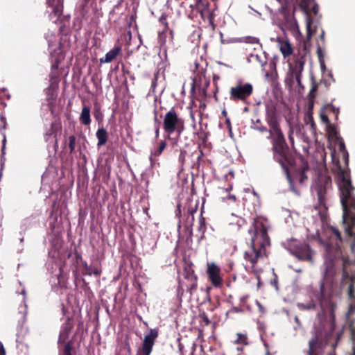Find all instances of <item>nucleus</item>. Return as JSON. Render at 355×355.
<instances>
[{
    "label": "nucleus",
    "mask_w": 355,
    "mask_h": 355,
    "mask_svg": "<svg viewBox=\"0 0 355 355\" xmlns=\"http://www.w3.org/2000/svg\"><path fill=\"white\" fill-rule=\"evenodd\" d=\"M332 235L330 239V243L326 245V257L324 263V270L323 272V278L320 283L318 290H313L310 286L309 295L311 300V303L304 304L298 303L297 307L300 310H311L315 307V301L318 302L322 309V313H318V317L320 318L324 315L329 314L331 329L335 327V303L333 301L334 294L333 293V288L334 286L333 282V277L336 273L334 261L341 259L343 261V278H350L351 284L349 288L348 295L350 300L349 310L347 314H353L355 312V297L354 296V277H349L347 266L348 261L346 260L342 254V250L338 245V242L341 241V236L338 230L334 227H330L328 230Z\"/></svg>",
    "instance_id": "obj_1"
},
{
    "label": "nucleus",
    "mask_w": 355,
    "mask_h": 355,
    "mask_svg": "<svg viewBox=\"0 0 355 355\" xmlns=\"http://www.w3.org/2000/svg\"><path fill=\"white\" fill-rule=\"evenodd\" d=\"M268 221L262 217H257L248 230L251 236V245L248 250L244 253V259L248 261L254 271L256 263L266 256V248L270 245L268 235Z\"/></svg>",
    "instance_id": "obj_2"
},
{
    "label": "nucleus",
    "mask_w": 355,
    "mask_h": 355,
    "mask_svg": "<svg viewBox=\"0 0 355 355\" xmlns=\"http://www.w3.org/2000/svg\"><path fill=\"white\" fill-rule=\"evenodd\" d=\"M338 187L340 191V202L343 207V220L345 231L355 239V196L354 188L351 184L347 172L341 171Z\"/></svg>",
    "instance_id": "obj_3"
},
{
    "label": "nucleus",
    "mask_w": 355,
    "mask_h": 355,
    "mask_svg": "<svg viewBox=\"0 0 355 355\" xmlns=\"http://www.w3.org/2000/svg\"><path fill=\"white\" fill-rule=\"evenodd\" d=\"M268 134L269 135L267 137V139H272V150L273 153V158L281 165L285 173L286 174L288 180H289L291 183L289 175V169L286 164V140L280 126L269 128Z\"/></svg>",
    "instance_id": "obj_4"
},
{
    "label": "nucleus",
    "mask_w": 355,
    "mask_h": 355,
    "mask_svg": "<svg viewBox=\"0 0 355 355\" xmlns=\"http://www.w3.org/2000/svg\"><path fill=\"white\" fill-rule=\"evenodd\" d=\"M163 128L165 132L167 134V138L168 139H171V135L173 133L176 132L178 136L180 137L184 131V120L178 116L173 107L165 114Z\"/></svg>",
    "instance_id": "obj_5"
},
{
    "label": "nucleus",
    "mask_w": 355,
    "mask_h": 355,
    "mask_svg": "<svg viewBox=\"0 0 355 355\" xmlns=\"http://www.w3.org/2000/svg\"><path fill=\"white\" fill-rule=\"evenodd\" d=\"M285 248L298 259L307 261L311 263L313 262V251L309 245L302 243L295 239H292L287 242Z\"/></svg>",
    "instance_id": "obj_6"
},
{
    "label": "nucleus",
    "mask_w": 355,
    "mask_h": 355,
    "mask_svg": "<svg viewBox=\"0 0 355 355\" xmlns=\"http://www.w3.org/2000/svg\"><path fill=\"white\" fill-rule=\"evenodd\" d=\"M304 60L303 57L297 58L294 63L290 64L288 76L290 78H287L286 82L289 84L290 87H292L293 79H295L299 87H302V73L304 70Z\"/></svg>",
    "instance_id": "obj_7"
},
{
    "label": "nucleus",
    "mask_w": 355,
    "mask_h": 355,
    "mask_svg": "<svg viewBox=\"0 0 355 355\" xmlns=\"http://www.w3.org/2000/svg\"><path fill=\"white\" fill-rule=\"evenodd\" d=\"M253 92V87L251 83H246L243 84L238 83L235 87H232L230 92V98L232 101H245Z\"/></svg>",
    "instance_id": "obj_8"
},
{
    "label": "nucleus",
    "mask_w": 355,
    "mask_h": 355,
    "mask_svg": "<svg viewBox=\"0 0 355 355\" xmlns=\"http://www.w3.org/2000/svg\"><path fill=\"white\" fill-rule=\"evenodd\" d=\"M220 268L214 262H208L207 264V274L212 285L220 287L223 284V277L220 274Z\"/></svg>",
    "instance_id": "obj_9"
},
{
    "label": "nucleus",
    "mask_w": 355,
    "mask_h": 355,
    "mask_svg": "<svg viewBox=\"0 0 355 355\" xmlns=\"http://www.w3.org/2000/svg\"><path fill=\"white\" fill-rule=\"evenodd\" d=\"M158 336L156 329H151L149 334L144 336L142 347L139 350L140 355H150L155 343V338Z\"/></svg>",
    "instance_id": "obj_10"
},
{
    "label": "nucleus",
    "mask_w": 355,
    "mask_h": 355,
    "mask_svg": "<svg viewBox=\"0 0 355 355\" xmlns=\"http://www.w3.org/2000/svg\"><path fill=\"white\" fill-rule=\"evenodd\" d=\"M331 180L329 176H322L319 178V182L313 186V189L316 191L318 199L322 201L327 190L331 187Z\"/></svg>",
    "instance_id": "obj_11"
},
{
    "label": "nucleus",
    "mask_w": 355,
    "mask_h": 355,
    "mask_svg": "<svg viewBox=\"0 0 355 355\" xmlns=\"http://www.w3.org/2000/svg\"><path fill=\"white\" fill-rule=\"evenodd\" d=\"M266 121L270 128L279 126L276 107L272 104L266 105Z\"/></svg>",
    "instance_id": "obj_12"
},
{
    "label": "nucleus",
    "mask_w": 355,
    "mask_h": 355,
    "mask_svg": "<svg viewBox=\"0 0 355 355\" xmlns=\"http://www.w3.org/2000/svg\"><path fill=\"white\" fill-rule=\"evenodd\" d=\"M49 8L52 11L49 13L51 19L55 18V20L62 15V0H46Z\"/></svg>",
    "instance_id": "obj_13"
},
{
    "label": "nucleus",
    "mask_w": 355,
    "mask_h": 355,
    "mask_svg": "<svg viewBox=\"0 0 355 355\" xmlns=\"http://www.w3.org/2000/svg\"><path fill=\"white\" fill-rule=\"evenodd\" d=\"M72 327L73 326L70 322L69 318H67L66 322L64 323L61 327V330L60 331L58 341L59 345L61 343H65V342L68 339L69 332Z\"/></svg>",
    "instance_id": "obj_14"
},
{
    "label": "nucleus",
    "mask_w": 355,
    "mask_h": 355,
    "mask_svg": "<svg viewBox=\"0 0 355 355\" xmlns=\"http://www.w3.org/2000/svg\"><path fill=\"white\" fill-rule=\"evenodd\" d=\"M227 220L232 230H239L246 223L244 218L233 214L228 217Z\"/></svg>",
    "instance_id": "obj_15"
},
{
    "label": "nucleus",
    "mask_w": 355,
    "mask_h": 355,
    "mask_svg": "<svg viewBox=\"0 0 355 355\" xmlns=\"http://www.w3.org/2000/svg\"><path fill=\"white\" fill-rule=\"evenodd\" d=\"M305 172H306V168H303L302 169H301L297 173H296L293 178V179L291 178V176H290V178H291V183H290V185H291V189L295 192L296 193V194L297 195H300L299 192H297L295 189H293V181L295 182H299L300 184H304L305 180H307V176L305 174ZM289 175H291L289 174ZM288 182H290L288 180Z\"/></svg>",
    "instance_id": "obj_16"
},
{
    "label": "nucleus",
    "mask_w": 355,
    "mask_h": 355,
    "mask_svg": "<svg viewBox=\"0 0 355 355\" xmlns=\"http://www.w3.org/2000/svg\"><path fill=\"white\" fill-rule=\"evenodd\" d=\"M279 50L284 56L286 58L293 53V48L288 40H278Z\"/></svg>",
    "instance_id": "obj_17"
},
{
    "label": "nucleus",
    "mask_w": 355,
    "mask_h": 355,
    "mask_svg": "<svg viewBox=\"0 0 355 355\" xmlns=\"http://www.w3.org/2000/svg\"><path fill=\"white\" fill-rule=\"evenodd\" d=\"M121 47L119 46H114L112 49L110 50L105 55L104 58H101V62L109 63L111 62L121 52Z\"/></svg>",
    "instance_id": "obj_18"
},
{
    "label": "nucleus",
    "mask_w": 355,
    "mask_h": 355,
    "mask_svg": "<svg viewBox=\"0 0 355 355\" xmlns=\"http://www.w3.org/2000/svg\"><path fill=\"white\" fill-rule=\"evenodd\" d=\"M312 220L314 222V224L311 227H306V230L308 232V236L312 238H315L319 236V230L321 225V221L318 220L315 222L314 218H312Z\"/></svg>",
    "instance_id": "obj_19"
},
{
    "label": "nucleus",
    "mask_w": 355,
    "mask_h": 355,
    "mask_svg": "<svg viewBox=\"0 0 355 355\" xmlns=\"http://www.w3.org/2000/svg\"><path fill=\"white\" fill-rule=\"evenodd\" d=\"M80 120L84 125H88L90 124V108L89 107L84 106L82 108Z\"/></svg>",
    "instance_id": "obj_20"
},
{
    "label": "nucleus",
    "mask_w": 355,
    "mask_h": 355,
    "mask_svg": "<svg viewBox=\"0 0 355 355\" xmlns=\"http://www.w3.org/2000/svg\"><path fill=\"white\" fill-rule=\"evenodd\" d=\"M320 348V345L318 343V338L315 336L313 338H312L309 341V355H318L317 349ZM329 355H335L334 353H331Z\"/></svg>",
    "instance_id": "obj_21"
},
{
    "label": "nucleus",
    "mask_w": 355,
    "mask_h": 355,
    "mask_svg": "<svg viewBox=\"0 0 355 355\" xmlns=\"http://www.w3.org/2000/svg\"><path fill=\"white\" fill-rule=\"evenodd\" d=\"M96 136L98 139V144H97L98 146H101L106 144V142H107V132L103 128H99L97 130Z\"/></svg>",
    "instance_id": "obj_22"
},
{
    "label": "nucleus",
    "mask_w": 355,
    "mask_h": 355,
    "mask_svg": "<svg viewBox=\"0 0 355 355\" xmlns=\"http://www.w3.org/2000/svg\"><path fill=\"white\" fill-rule=\"evenodd\" d=\"M235 42H245L246 43L256 44L257 47L261 48V44L259 42V39L255 37L248 36L243 39H235Z\"/></svg>",
    "instance_id": "obj_23"
},
{
    "label": "nucleus",
    "mask_w": 355,
    "mask_h": 355,
    "mask_svg": "<svg viewBox=\"0 0 355 355\" xmlns=\"http://www.w3.org/2000/svg\"><path fill=\"white\" fill-rule=\"evenodd\" d=\"M83 266L89 275H94L98 276L100 275L101 272V270L98 268L88 266L86 262L83 263Z\"/></svg>",
    "instance_id": "obj_24"
},
{
    "label": "nucleus",
    "mask_w": 355,
    "mask_h": 355,
    "mask_svg": "<svg viewBox=\"0 0 355 355\" xmlns=\"http://www.w3.org/2000/svg\"><path fill=\"white\" fill-rule=\"evenodd\" d=\"M251 128L252 129L259 130L261 132H268V130H269V129H268L266 127H265L264 125H262L260 119H257L255 121L252 120Z\"/></svg>",
    "instance_id": "obj_25"
},
{
    "label": "nucleus",
    "mask_w": 355,
    "mask_h": 355,
    "mask_svg": "<svg viewBox=\"0 0 355 355\" xmlns=\"http://www.w3.org/2000/svg\"><path fill=\"white\" fill-rule=\"evenodd\" d=\"M236 335L237 338L234 341L236 344H241L243 345H248L249 344L247 334L238 333Z\"/></svg>",
    "instance_id": "obj_26"
},
{
    "label": "nucleus",
    "mask_w": 355,
    "mask_h": 355,
    "mask_svg": "<svg viewBox=\"0 0 355 355\" xmlns=\"http://www.w3.org/2000/svg\"><path fill=\"white\" fill-rule=\"evenodd\" d=\"M311 24H312V19L309 17L306 18V37L307 40H310L312 37L313 35L314 34V31L311 29Z\"/></svg>",
    "instance_id": "obj_27"
},
{
    "label": "nucleus",
    "mask_w": 355,
    "mask_h": 355,
    "mask_svg": "<svg viewBox=\"0 0 355 355\" xmlns=\"http://www.w3.org/2000/svg\"><path fill=\"white\" fill-rule=\"evenodd\" d=\"M166 146V142L164 140H162L159 142L158 149L155 150L154 152L151 153L152 155H154L155 157L159 156L162 153L163 150L165 149Z\"/></svg>",
    "instance_id": "obj_28"
},
{
    "label": "nucleus",
    "mask_w": 355,
    "mask_h": 355,
    "mask_svg": "<svg viewBox=\"0 0 355 355\" xmlns=\"http://www.w3.org/2000/svg\"><path fill=\"white\" fill-rule=\"evenodd\" d=\"M247 60L248 62H257L261 65H263V62L261 60L260 56L257 54L251 53L248 58Z\"/></svg>",
    "instance_id": "obj_29"
},
{
    "label": "nucleus",
    "mask_w": 355,
    "mask_h": 355,
    "mask_svg": "<svg viewBox=\"0 0 355 355\" xmlns=\"http://www.w3.org/2000/svg\"><path fill=\"white\" fill-rule=\"evenodd\" d=\"M184 272L186 273L185 277L189 279H196V277L194 275L193 270L191 267H185Z\"/></svg>",
    "instance_id": "obj_30"
},
{
    "label": "nucleus",
    "mask_w": 355,
    "mask_h": 355,
    "mask_svg": "<svg viewBox=\"0 0 355 355\" xmlns=\"http://www.w3.org/2000/svg\"><path fill=\"white\" fill-rule=\"evenodd\" d=\"M71 344L69 342H68L64 344V348L63 349L62 351L60 352L59 355H71Z\"/></svg>",
    "instance_id": "obj_31"
},
{
    "label": "nucleus",
    "mask_w": 355,
    "mask_h": 355,
    "mask_svg": "<svg viewBox=\"0 0 355 355\" xmlns=\"http://www.w3.org/2000/svg\"><path fill=\"white\" fill-rule=\"evenodd\" d=\"M69 147L71 152H73L76 147V137L71 135L69 137Z\"/></svg>",
    "instance_id": "obj_32"
},
{
    "label": "nucleus",
    "mask_w": 355,
    "mask_h": 355,
    "mask_svg": "<svg viewBox=\"0 0 355 355\" xmlns=\"http://www.w3.org/2000/svg\"><path fill=\"white\" fill-rule=\"evenodd\" d=\"M339 148H340V150L343 153L344 157H345V158L346 159V162H347L348 153L346 151L345 146V144H344L343 141H340V142H339Z\"/></svg>",
    "instance_id": "obj_33"
},
{
    "label": "nucleus",
    "mask_w": 355,
    "mask_h": 355,
    "mask_svg": "<svg viewBox=\"0 0 355 355\" xmlns=\"http://www.w3.org/2000/svg\"><path fill=\"white\" fill-rule=\"evenodd\" d=\"M317 91V85H313L312 88L311 89L309 96L310 98H313L315 97V93Z\"/></svg>",
    "instance_id": "obj_34"
},
{
    "label": "nucleus",
    "mask_w": 355,
    "mask_h": 355,
    "mask_svg": "<svg viewBox=\"0 0 355 355\" xmlns=\"http://www.w3.org/2000/svg\"><path fill=\"white\" fill-rule=\"evenodd\" d=\"M154 155H150V165L152 167H154L156 164H159V163L157 162V160L153 158Z\"/></svg>",
    "instance_id": "obj_35"
},
{
    "label": "nucleus",
    "mask_w": 355,
    "mask_h": 355,
    "mask_svg": "<svg viewBox=\"0 0 355 355\" xmlns=\"http://www.w3.org/2000/svg\"><path fill=\"white\" fill-rule=\"evenodd\" d=\"M0 119H1V122L3 123V125L1 127V130L6 129V118L4 116H3L2 115H0Z\"/></svg>",
    "instance_id": "obj_36"
},
{
    "label": "nucleus",
    "mask_w": 355,
    "mask_h": 355,
    "mask_svg": "<svg viewBox=\"0 0 355 355\" xmlns=\"http://www.w3.org/2000/svg\"><path fill=\"white\" fill-rule=\"evenodd\" d=\"M293 130L292 129L290 130L289 134H288V139L291 141L292 144L294 143V139L293 137Z\"/></svg>",
    "instance_id": "obj_37"
},
{
    "label": "nucleus",
    "mask_w": 355,
    "mask_h": 355,
    "mask_svg": "<svg viewBox=\"0 0 355 355\" xmlns=\"http://www.w3.org/2000/svg\"><path fill=\"white\" fill-rule=\"evenodd\" d=\"M294 320H295V322H296V324H297V327H295V329L296 330V329H297V328H301L302 324H301V322H300V320H299V318H298V317H297V316H295V317L294 318Z\"/></svg>",
    "instance_id": "obj_38"
},
{
    "label": "nucleus",
    "mask_w": 355,
    "mask_h": 355,
    "mask_svg": "<svg viewBox=\"0 0 355 355\" xmlns=\"http://www.w3.org/2000/svg\"><path fill=\"white\" fill-rule=\"evenodd\" d=\"M256 304L259 307V309L260 312H261V313H264L265 312L264 308L263 307V306L261 304V303L259 301H256Z\"/></svg>",
    "instance_id": "obj_39"
},
{
    "label": "nucleus",
    "mask_w": 355,
    "mask_h": 355,
    "mask_svg": "<svg viewBox=\"0 0 355 355\" xmlns=\"http://www.w3.org/2000/svg\"><path fill=\"white\" fill-rule=\"evenodd\" d=\"M0 355H6V351L1 343H0Z\"/></svg>",
    "instance_id": "obj_40"
},
{
    "label": "nucleus",
    "mask_w": 355,
    "mask_h": 355,
    "mask_svg": "<svg viewBox=\"0 0 355 355\" xmlns=\"http://www.w3.org/2000/svg\"><path fill=\"white\" fill-rule=\"evenodd\" d=\"M155 137L157 138L159 135V125L155 126Z\"/></svg>",
    "instance_id": "obj_41"
},
{
    "label": "nucleus",
    "mask_w": 355,
    "mask_h": 355,
    "mask_svg": "<svg viewBox=\"0 0 355 355\" xmlns=\"http://www.w3.org/2000/svg\"><path fill=\"white\" fill-rule=\"evenodd\" d=\"M321 119L322 121L325 123L328 122L329 121L328 116L325 114H321Z\"/></svg>",
    "instance_id": "obj_42"
},
{
    "label": "nucleus",
    "mask_w": 355,
    "mask_h": 355,
    "mask_svg": "<svg viewBox=\"0 0 355 355\" xmlns=\"http://www.w3.org/2000/svg\"><path fill=\"white\" fill-rule=\"evenodd\" d=\"M227 199L231 200L233 202H235L236 200V198L234 195H229L228 197L227 198Z\"/></svg>",
    "instance_id": "obj_43"
},
{
    "label": "nucleus",
    "mask_w": 355,
    "mask_h": 355,
    "mask_svg": "<svg viewBox=\"0 0 355 355\" xmlns=\"http://www.w3.org/2000/svg\"><path fill=\"white\" fill-rule=\"evenodd\" d=\"M229 175H230V176H231V178H234V172H233V171H230V172L229 173V174H228V175H226L225 176V178L226 179H227Z\"/></svg>",
    "instance_id": "obj_44"
},
{
    "label": "nucleus",
    "mask_w": 355,
    "mask_h": 355,
    "mask_svg": "<svg viewBox=\"0 0 355 355\" xmlns=\"http://www.w3.org/2000/svg\"><path fill=\"white\" fill-rule=\"evenodd\" d=\"M313 12L315 14L318 13V6H315L313 7Z\"/></svg>",
    "instance_id": "obj_45"
},
{
    "label": "nucleus",
    "mask_w": 355,
    "mask_h": 355,
    "mask_svg": "<svg viewBox=\"0 0 355 355\" xmlns=\"http://www.w3.org/2000/svg\"><path fill=\"white\" fill-rule=\"evenodd\" d=\"M320 67H321L322 71H324L326 69V67H325V64L323 61L320 62Z\"/></svg>",
    "instance_id": "obj_46"
},
{
    "label": "nucleus",
    "mask_w": 355,
    "mask_h": 355,
    "mask_svg": "<svg viewBox=\"0 0 355 355\" xmlns=\"http://www.w3.org/2000/svg\"><path fill=\"white\" fill-rule=\"evenodd\" d=\"M223 191H225L226 192H230L232 189V186H229L227 189H221Z\"/></svg>",
    "instance_id": "obj_47"
},
{
    "label": "nucleus",
    "mask_w": 355,
    "mask_h": 355,
    "mask_svg": "<svg viewBox=\"0 0 355 355\" xmlns=\"http://www.w3.org/2000/svg\"><path fill=\"white\" fill-rule=\"evenodd\" d=\"M6 135L5 134L3 133V150H4V148H5V143H6Z\"/></svg>",
    "instance_id": "obj_48"
},
{
    "label": "nucleus",
    "mask_w": 355,
    "mask_h": 355,
    "mask_svg": "<svg viewBox=\"0 0 355 355\" xmlns=\"http://www.w3.org/2000/svg\"><path fill=\"white\" fill-rule=\"evenodd\" d=\"M320 37L321 38V40H324V32L322 31Z\"/></svg>",
    "instance_id": "obj_49"
},
{
    "label": "nucleus",
    "mask_w": 355,
    "mask_h": 355,
    "mask_svg": "<svg viewBox=\"0 0 355 355\" xmlns=\"http://www.w3.org/2000/svg\"><path fill=\"white\" fill-rule=\"evenodd\" d=\"M309 118L311 121V125L313 126L314 123H313V119H312L311 116H309Z\"/></svg>",
    "instance_id": "obj_50"
},
{
    "label": "nucleus",
    "mask_w": 355,
    "mask_h": 355,
    "mask_svg": "<svg viewBox=\"0 0 355 355\" xmlns=\"http://www.w3.org/2000/svg\"><path fill=\"white\" fill-rule=\"evenodd\" d=\"M341 334H342V331H340L339 334H338V336H337L338 339L340 338Z\"/></svg>",
    "instance_id": "obj_51"
},
{
    "label": "nucleus",
    "mask_w": 355,
    "mask_h": 355,
    "mask_svg": "<svg viewBox=\"0 0 355 355\" xmlns=\"http://www.w3.org/2000/svg\"><path fill=\"white\" fill-rule=\"evenodd\" d=\"M295 271L297 272H301L302 270L300 268H299V269H296Z\"/></svg>",
    "instance_id": "obj_52"
},
{
    "label": "nucleus",
    "mask_w": 355,
    "mask_h": 355,
    "mask_svg": "<svg viewBox=\"0 0 355 355\" xmlns=\"http://www.w3.org/2000/svg\"><path fill=\"white\" fill-rule=\"evenodd\" d=\"M253 193H254V196L257 195V193L255 191H253Z\"/></svg>",
    "instance_id": "obj_53"
},
{
    "label": "nucleus",
    "mask_w": 355,
    "mask_h": 355,
    "mask_svg": "<svg viewBox=\"0 0 355 355\" xmlns=\"http://www.w3.org/2000/svg\"><path fill=\"white\" fill-rule=\"evenodd\" d=\"M21 294H22V295H25V291H23L21 292Z\"/></svg>",
    "instance_id": "obj_54"
},
{
    "label": "nucleus",
    "mask_w": 355,
    "mask_h": 355,
    "mask_svg": "<svg viewBox=\"0 0 355 355\" xmlns=\"http://www.w3.org/2000/svg\"><path fill=\"white\" fill-rule=\"evenodd\" d=\"M205 321H206L207 322H208V321H209V320H208L207 318H205Z\"/></svg>",
    "instance_id": "obj_55"
},
{
    "label": "nucleus",
    "mask_w": 355,
    "mask_h": 355,
    "mask_svg": "<svg viewBox=\"0 0 355 355\" xmlns=\"http://www.w3.org/2000/svg\"><path fill=\"white\" fill-rule=\"evenodd\" d=\"M266 355H269V352H266Z\"/></svg>",
    "instance_id": "obj_56"
}]
</instances>
